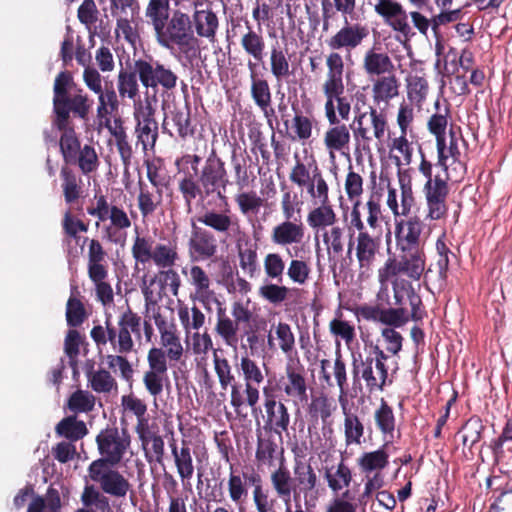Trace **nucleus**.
Instances as JSON below:
<instances>
[{
    "instance_id": "20e7f679",
    "label": "nucleus",
    "mask_w": 512,
    "mask_h": 512,
    "mask_svg": "<svg viewBox=\"0 0 512 512\" xmlns=\"http://www.w3.org/2000/svg\"><path fill=\"white\" fill-rule=\"evenodd\" d=\"M359 204L351 210L350 225L358 231L355 254L360 269L369 270L380 252L382 230L371 231L359 215Z\"/></svg>"
},
{
    "instance_id": "603ef678",
    "label": "nucleus",
    "mask_w": 512,
    "mask_h": 512,
    "mask_svg": "<svg viewBox=\"0 0 512 512\" xmlns=\"http://www.w3.org/2000/svg\"><path fill=\"white\" fill-rule=\"evenodd\" d=\"M388 464L389 454L383 448L371 452H365L358 459V465L364 473H371L373 471H375V473H381Z\"/></svg>"
},
{
    "instance_id": "f257e3e1",
    "label": "nucleus",
    "mask_w": 512,
    "mask_h": 512,
    "mask_svg": "<svg viewBox=\"0 0 512 512\" xmlns=\"http://www.w3.org/2000/svg\"><path fill=\"white\" fill-rule=\"evenodd\" d=\"M202 161L198 154H184L175 161V166L182 177L178 180V191L181 193L187 211L192 210V203L197 198L216 196L227 205L226 189L229 185L225 162L213 150Z\"/></svg>"
},
{
    "instance_id": "c9c22d12",
    "label": "nucleus",
    "mask_w": 512,
    "mask_h": 512,
    "mask_svg": "<svg viewBox=\"0 0 512 512\" xmlns=\"http://www.w3.org/2000/svg\"><path fill=\"white\" fill-rule=\"evenodd\" d=\"M110 225L104 227V236L111 242L118 244L124 240L121 236V230H127L131 227V220L126 211L117 205H112V209L108 214Z\"/></svg>"
},
{
    "instance_id": "4be33fe9",
    "label": "nucleus",
    "mask_w": 512,
    "mask_h": 512,
    "mask_svg": "<svg viewBox=\"0 0 512 512\" xmlns=\"http://www.w3.org/2000/svg\"><path fill=\"white\" fill-rule=\"evenodd\" d=\"M266 419L264 430L267 433H275L282 438V433L288 430L290 424V414L288 408L281 401H276L274 397L266 398L264 403Z\"/></svg>"
},
{
    "instance_id": "c756f323",
    "label": "nucleus",
    "mask_w": 512,
    "mask_h": 512,
    "mask_svg": "<svg viewBox=\"0 0 512 512\" xmlns=\"http://www.w3.org/2000/svg\"><path fill=\"white\" fill-rule=\"evenodd\" d=\"M239 326L240 325L226 313V309L222 307V304L218 302L214 331L227 346L236 348L239 342Z\"/></svg>"
},
{
    "instance_id": "c03bdc74",
    "label": "nucleus",
    "mask_w": 512,
    "mask_h": 512,
    "mask_svg": "<svg viewBox=\"0 0 512 512\" xmlns=\"http://www.w3.org/2000/svg\"><path fill=\"white\" fill-rule=\"evenodd\" d=\"M326 67V79L322 88L345 90L343 81L344 61L337 51H332L326 56Z\"/></svg>"
},
{
    "instance_id": "2eb2a0df",
    "label": "nucleus",
    "mask_w": 512,
    "mask_h": 512,
    "mask_svg": "<svg viewBox=\"0 0 512 512\" xmlns=\"http://www.w3.org/2000/svg\"><path fill=\"white\" fill-rule=\"evenodd\" d=\"M369 33L367 25L344 20L343 26L326 40V44L332 51L351 52L368 38Z\"/></svg>"
},
{
    "instance_id": "2f4dec72",
    "label": "nucleus",
    "mask_w": 512,
    "mask_h": 512,
    "mask_svg": "<svg viewBox=\"0 0 512 512\" xmlns=\"http://www.w3.org/2000/svg\"><path fill=\"white\" fill-rule=\"evenodd\" d=\"M250 79V96L256 106L272 102V92L267 79L257 72V63L251 59L247 62Z\"/></svg>"
},
{
    "instance_id": "49530a36",
    "label": "nucleus",
    "mask_w": 512,
    "mask_h": 512,
    "mask_svg": "<svg viewBox=\"0 0 512 512\" xmlns=\"http://www.w3.org/2000/svg\"><path fill=\"white\" fill-rule=\"evenodd\" d=\"M86 377L89 386L96 393L109 394L118 388L116 379L108 370L104 368L94 370L93 364L86 369Z\"/></svg>"
},
{
    "instance_id": "79ce46f5",
    "label": "nucleus",
    "mask_w": 512,
    "mask_h": 512,
    "mask_svg": "<svg viewBox=\"0 0 512 512\" xmlns=\"http://www.w3.org/2000/svg\"><path fill=\"white\" fill-rule=\"evenodd\" d=\"M139 70H137V59L129 69L122 68L117 77V87L122 99L134 100L139 95Z\"/></svg>"
},
{
    "instance_id": "0eeeda50",
    "label": "nucleus",
    "mask_w": 512,
    "mask_h": 512,
    "mask_svg": "<svg viewBox=\"0 0 512 512\" xmlns=\"http://www.w3.org/2000/svg\"><path fill=\"white\" fill-rule=\"evenodd\" d=\"M93 104V99L82 88L74 89L72 93L53 106V127L64 128L68 124H74L73 118L87 121Z\"/></svg>"
},
{
    "instance_id": "052dcab7",
    "label": "nucleus",
    "mask_w": 512,
    "mask_h": 512,
    "mask_svg": "<svg viewBox=\"0 0 512 512\" xmlns=\"http://www.w3.org/2000/svg\"><path fill=\"white\" fill-rule=\"evenodd\" d=\"M317 120L313 116H307L302 111H297L292 119L293 138L305 142L312 136L313 127Z\"/></svg>"
},
{
    "instance_id": "3c124183",
    "label": "nucleus",
    "mask_w": 512,
    "mask_h": 512,
    "mask_svg": "<svg viewBox=\"0 0 512 512\" xmlns=\"http://www.w3.org/2000/svg\"><path fill=\"white\" fill-rule=\"evenodd\" d=\"M293 471L300 491L305 495L316 488L318 477L311 464L296 460Z\"/></svg>"
},
{
    "instance_id": "412c9836",
    "label": "nucleus",
    "mask_w": 512,
    "mask_h": 512,
    "mask_svg": "<svg viewBox=\"0 0 512 512\" xmlns=\"http://www.w3.org/2000/svg\"><path fill=\"white\" fill-rule=\"evenodd\" d=\"M198 221L218 235H225L228 237L241 233L239 220L237 217L231 215L230 210H206L198 217Z\"/></svg>"
},
{
    "instance_id": "b1692460",
    "label": "nucleus",
    "mask_w": 512,
    "mask_h": 512,
    "mask_svg": "<svg viewBox=\"0 0 512 512\" xmlns=\"http://www.w3.org/2000/svg\"><path fill=\"white\" fill-rule=\"evenodd\" d=\"M362 69L370 78H376L394 72L395 67L387 52L381 47L373 46L365 51L362 58Z\"/></svg>"
},
{
    "instance_id": "39448f33",
    "label": "nucleus",
    "mask_w": 512,
    "mask_h": 512,
    "mask_svg": "<svg viewBox=\"0 0 512 512\" xmlns=\"http://www.w3.org/2000/svg\"><path fill=\"white\" fill-rule=\"evenodd\" d=\"M95 442L101 458L90 464L118 465L131 445V436L127 429L119 430L116 426H107L96 436Z\"/></svg>"
},
{
    "instance_id": "9b49d317",
    "label": "nucleus",
    "mask_w": 512,
    "mask_h": 512,
    "mask_svg": "<svg viewBox=\"0 0 512 512\" xmlns=\"http://www.w3.org/2000/svg\"><path fill=\"white\" fill-rule=\"evenodd\" d=\"M289 180L300 188H306L308 195L320 196L322 191L329 188L328 183L315 160L305 164L296 156V163L292 167Z\"/></svg>"
},
{
    "instance_id": "f03ea898",
    "label": "nucleus",
    "mask_w": 512,
    "mask_h": 512,
    "mask_svg": "<svg viewBox=\"0 0 512 512\" xmlns=\"http://www.w3.org/2000/svg\"><path fill=\"white\" fill-rule=\"evenodd\" d=\"M158 45L173 51L177 48L179 55L192 64L201 53V41L190 27V15L180 8L153 29Z\"/></svg>"
},
{
    "instance_id": "de8ad7c7",
    "label": "nucleus",
    "mask_w": 512,
    "mask_h": 512,
    "mask_svg": "<svg viewBox=\"0 0 512 512\" xmlns=\"http://www.w3.org/2000/svg\"><path fill=\"white\" fill-rule=\"evenodd\" d=\"M324 478L328 487L338 493L343 488L350 486L352 482V471L350 467L341 460L336 466L325 468Z\"/></svg>"
},
{
    "instance_id": "6e6552de",
    "label": "nucleus",
    "mask_w": 512,
    "mask_h": 512,
    "mask_svg": "<svg viewBox=\"0 0 512 512\" xmlns=\"http://www.w3.org/2000/svg\"><path fill=\"white\" fill-rule=\"evenodd\" d=\"M139 81L146 89L157 90L161 87L165 91L173 90L179 80L177 73L170 65L164 64L153 57L137 59Z\"/></svg>"
},
{
    "instance_id": "1a4fd4ad",
    "label": "nucleus",
    "mask_w": 512,
    "mask_h": 512,
    "mask_svg": "<svg viewBox=\"0 0 512 512\" xmlns=\"http://www.w3.org/2000/svg\"><path fill=\"white\" fill-rule=\"evenodd\" d=\"M262 476L253 467H235L230 464L227 477V493L229 500L238 508L239 512H244V506L249 497V490L255 489L258 482H261Z\"/></svg>"
},
{
    "instance_id": "a18cd8bd",
    "label": "nucleus",
    "mask_w": 512,
    "mask_h": 512,
    "mask_svg": "<svg viewBox=\"0 0 512 512\" xmlns=\"http://www.w3.org/2000/svg\"><path fill=\"white\" fill-rule=\"evenodd\" d=\"M55 433L73 443L84 438L88 434V428L76 415H69L57 423Z\"/></svg>"
},
{
    "instance_id": "f704fd0d",
    "label": "nucleus",
    "mask_w": 512,
    "mask_h": 512,
    "mask_svg": "<svg viewBox=\"0 0 512 512\" xmlns=\"http://www.w3.org/2000/svg\"><path fill=\"white\" fill-rule=\"evenodd\" d=\"M270 482L276 496L281 499L284 504L290 503L294 489V481L289 469L285 465L284 459L280 461L278 468L272 471Z\"/></svg>"
},
{
    "instance_id": "4468645a",
    "label": "nucleus",
    "mask_w": 512,
    "mask_h": 512,
    "mask_svg": "<svg viewBox=\"0 0 512 512\" xmlns=\"http://www.w3.org/2000/svg\"><path fill=\"white\" fill-rule=\"evenodd\" d=\"M434 113L427 121V129L436 139V148L439 163L445 164L446 155V131L451 121V105L446 100L443 103L437 99L434 103Z\"/></svg>"
},
{
    "instance_id": "680f3d73",
    "label": "nucleus",
    "mask_w": 512,
    "mask_h": 512,
    "mask_svg": "<svg viewBox=\"0 0 512 512\" xmlns=\"http://www.w3.org/2000/svg\"><path fill=\"white\" fill-rule=\"evenodd\" d=\"M344 434L347 446L360 445L364 435V425L356 414L345 413Z\"/></svg>"
},
{
    "instance_id": "e2e57ef3",
    "label": "nucleus",
    "mask_w": 512,
    "mask_h": 512,
    "mask_svg": "<svg viewBox=\"0 0 512 512\" xmlns=\"http://www.w3.org/2000/svg\"><path fill=\"white\" fill-rule=\"evenodd\" d=\"M179 259L176 246L158 243L154 247L153 262L158 268L165 269L173 267Z\"/></svg>"
},
{
    "instance_id": "6ab92c4d",
    "label": "nucleus",
    "mask_w": 512,
    "mask_h": 512,
    "mask_svg": "<svg viewBox=\"0 0 512 512\" xmlns=\"http://www.w3.org/2000/svg\"><path fill=\"white\" fill-rule=\"evenodd\" d=\"M423 229L424 223L418 216L400 220L395 219L396 248H424Z\"/></svg>"
},
{
    "instance_id": "473e14b6",
    "label": "nucleus",
    "mask_w": 512,
    "mask_h": 512,
    "mask_svg": "<svg viewBox=\"0 0 512 512\" xmlns=\"http://www.w3.org/2000/svg\"><path fill=\"white\" fill-rule=\"evenodd\" d=\"M400 81L392 72L376 77L372 85V99L375 104L384 102L388 104L392 99L399 95Z\"/></svg>"
},
{
    "instance_id": "e433bc0d",
    "label": "nucleus",
    "mask_w": 512,
    "mask_h": 512,
    "mask_svg": "<svg viewBox=\"0 0 512 512\" xmlns=\"http://www.w3.org/2000/svg\"><path fill=\"white\" fill-rule=\"evenodd\" d=\"M61 132L59 139L60 152L65 164H76L78 153L81 149L79 137L75 131L74 124L56 128Z\"/></svg>"
},
{
    "instance_id": "ea45409f",
    "label": "nucleus",
    "mask_w": 512,
    "mask_h": 512,
    "mask_svg": "<svg viewBox=\"0 0 512 512\" xmlns=\"http://www.w3.org/2000/svg\"><path fill=\"white\" fill-rule=\"evenodd\" d=\"M88 241L87 273L88 275L108 272V253L102 243L96 239L85 238Z\"/></svg>"
},
{
    "instance_id": "7ed1b4c3",
    "label": "nucleus",
    "mask_w": 512,
    "mask_h": 512,
    "mask_svg": "<svg viewBox=\"0 0 512 512\" xmlns=\"http://www.w3.org/2000/svg\"><path fill=\"white\" fill-rule=\"evenodd\" d=\"M357 151L371 154L372 143L382 145L388 132V118L383 110L369 106L366 111L358 113L351 124Z\"/></svg>"
},
{
    "instance_id": "f8f14e48",
    "label": "nucleus",
    "mask_w": 512,
    "mask_h": 512,
    "mask_svg": "<svg viewBox=\"0 0 512 512\" xmlns=\"http://www.w3.org/2000/svg\"><path fill=\"white\" fill-rule=\"evenodd\" d=\"M352 378L353 384L360 387L363 380L369 393L382 392L387 384L388 370L375 369V364H372V355L363 358L359 354L357 357L353 356Z\"/></svg>"
},
{
    "instance_id": "37998d69",
    "label": "nucleus",
    "mask_w": 512,
    "mask_h": 512,
    "mask_svg": "<svg viewBox=\"0 0 512 512\" xmlns=\"http://www.w3.org/2000/svg\"><path fill=\"white\" fill-rule=\"evenodd\" d=\"M381 17L394 32L400 34L405 40H410L415 36L416 33L408 22L409 14H407L402 4L386 12Z\"/></svg>"
},
{
    "instance_id": "774afa93",
    "label": "nucleus",
    "mask_w": 512,
    "mask_h": 512,
    "mask_svg": "<svg viewBox=\"0 0 512 512\" xmlns=\"http://www.w3.org/2000/svg\"><path fill=\"white\" fill-rule=\"evenodd\" d=\"M109 271L108 272H102L97 274H91L88 275L89 279L94 283L95 285V292L97 299L103 304L108 305L113 302L114 300V293L112 286L110 283L106 281L108 278Z\"/></svg>"
},
{
    "instance_id": "6e6d98bb",
    "label": "nucleus",
    "mask_w": 512,
    "mask_h": 512,
    "mask_svg": "<svg viewBox=\"0 0 512 512\" xmlns=\"http://www.w3.org/2000/svg\"><path fill=\"white\" fill-rule=\"evenodd\" d=\"M270 72L277 81H282L291 75L287 53L280 47H272L269 56Z\"/></svg>"
},
{
    "instance_id": "13d9d810",
    "label": "nucleus",
    "mask_w": 512,
    "mask_h": 512,
    "mask_svg": "<svg viewBox=\"0 0 512 512\" xmlns=\"http://www.w3.org/2000/svg\"><path fill=\"white\" fill-rule=\"evenodd\" d=\"M95 396L87 391L78 389L73 392L67 400V408L73 412L74 415L78 413H89L95 407Z\"/></svg>"
},
{
    "instance_id": "f3484780",
    "label": "nucleus",
    "mask_w": 512,
    "mask_h": 512,
    "mask_svg": "<svg viewBox=\"0 0 512 512\" xmlns=\"http://www.w3.org/2000/svg\"><path fill=\"white\" fill-rule=\"evenodd\" d=\"M134 117L136 120L135 134L137 144H141L144 151L153 149L158 139V123L155 119V109L148 103L136 109Z\"/></svg>"
},
{
    "instance_id": "72a5a7b5",
    "label": "nucleus",
    "mask_w": 512,
    "mask_h": 512,
    "mask_svg": "<svg viewBox=\"0 0 512 512\" xmlns=\"http://www.w3.org/2000/svg\"><path fill=\"white\" fill-rule=\"evenodd\" d=\"M259 398L260 392L255 384L245 382L244 390H242V385L238 383L231 386L230 404L237 415L242 414L245 405L254 409Z\"/></svg>"
},
{
    "instance_id": "4c0bfd02",
    "label": "nucleus",
    "mask_w": 512,
    "mask_h": 512,
    "mask_svg": "<svg viewBox=\"0 0 512 512\" xmlns=\"http://www.w3.org/2000/svg\"><path fill=\"white\" fill-rule=\"evenodd\" d=\"M359 204V215L363 220V216L368 224V229L371 231L381 230L380 219L382 216L381 212V194L373 192L370 194L368 201L363 204L360 199L353 202L352 209Z\"/></svg>"
},
{
    "instance_id": "7c9ffc66",
    "label": "nucleus",
    "mask_w": 512,
    "mask_h": 512,
    "mask_svg": "<svg viewBox=\"0 0 512 512\" xmlns=\"http://www.w3.org/2000/svg\"><path fill=\"white\" fill-rule=\"evenodd\" d=\"M305 235L304 225L299 222L286 220L272 229L271 240L279 246H287L300 243Z\"/></svg>"
},
{
    "instance_id": "a211bd4d",
    "label": "nucleus",
    "mask_w": 512,
    "mask_h": 512,
    "mask_svg": "<svg viewBox=\"0 0 512 512\" xmlns=\"http://www.w3.org/2000/svg\"><path fill=\"white\" fill-rule=\"evenodd\" d=\"M187 248L192 261H206L216 257L218 242L212 231L193 224Z\"/></svg>"
},
{
    "instance_id": "c85d7f7f",
    "label": "nucleus",
    "mask_w": 512,
    "mask_h": 512,
    "mask_svg": "<svg viewBox=\"0 0 512 512\" xmlns=\"http://www.w3.org/2000/svg\"><path fill=\"white\" fill-rule=\"evenodd\" d=\"M61 188L66 204H74L84 194L82 177L69 166H62L60 170Z\"/></svg>"
},
{
    "instance_id": "4d7b16f0",
    "label": "nucleus",
    "mask_w": 512,
    "mask_h": 512,
    "mask_svg": "<svg viewBox=\"0 0 512 512\" xmlns=\"http://www.w3.org/2000/svg\"><path fill=\"white\" fill-rule=\"evenodd\" d=\"M484 430L485 426L480 417H470L459 431L462 434V444L471 450L481 440Z\"/></svg>"
},
{
    "instance_id": "09e8293b",
    "label": "nucleus",
    "mask_w": 512,
    "mask_h": 512,
    "mask_svg": "<svg viewBox=\"0 0 512 512\" xmlns=\"http://www.w3.org/2000/svg\"><path fill=\"white\" fill-rule=\"evenodd\" d=\"M324 135V144L330 151L342 152L344 149H348L350 143V131L345 124L331 125Z\"/></svg>"
},
{
    "instance_id": "bf43d9fd",
    "label": "nucleus",
    "mask_w": 512,
    "mask_h": 512,
    "mask_svg": "<svg viewBox=\"0 0 512 512\" xmlns=\"http://www.w3.org/2000/svg\"><path fill=\"white\" fill-rule=\"evenodd\" d=\"M170 2L171 0H148L145 7V17L148 24L154 29L164 20H166L170 14Z\"/></svg>"
},
{
    "instance_id": "5fc2aeb1",
    "label": "nucleus",
    "mask_w": 512,
    "mask_h": 512,
    "mask_svg": "<svg viewBox=\"0 0 512 512\" xmlns=\"http://www.w3.org/2000/svg\"><path fill=\"white\" fill-rule=\"evenodd\" d=\"M154 240L150 236H140L137 234L134 238L131 247L132 257L136 266L142 264L143 266L151 262L154 252Z\"/></svg>"
},
{
    "instance_id": "cd10ccee",
    "label": "nucleus",
    "mask_w": 512,
    "mask_h": 512,
    "mask_svg": "<svg viewBox=\"0 0 512 512\" xmlns=\"http://www.w3.org/2000/svg\"><path fill=\"white\" fill-rule=\"evenodd\" d=\"M138 187L137 205L142 218L146 219L162 206L163 192L161 188L150 187L142 180H139Z\"/></svg>"
},
{
    "instance_id": "423d86ee",
    "label": "nucleus",
    "mask_w": 512,
    "mask_h": 512,
    "mask_svg": "<svg viewBox=\"0 0 512 512\" xmlns=\"http://www.w3.org/2000/svg\"><path fill=\"white\" fill-rule=\"evenodd\" d=\"M397 254L388 257L383 273L387 276H406L412 281L420 280L426 268V254L424 248H396Z\"/></svg>"
},
{
    "instance_id": "338daca9",
    "label": "nucleus",
    "mask_w": 512,
    "mask_h": 512,
    "mask_svg": "<svg viewBox=\"0 0 512 512\" xmlns=\"http://www.w3.org/2000/svg\"><path fill=\"white\" fill-rule=\"evenodd\" d=\"M77 89L73 76L69 71L60 72L53 85V106Z\"/></svg>"
},
{
    "instance_id": "aec40b11",
    "label": "nucleus",
    "mask_w": 512,
    "mask_h": 512,
    "mask_svg": "<svg viewBox=\"0 0 512 512\" xmlns=\"http://www.w3.org/2000/svg\"><path fill=\"white\" fill-rule=\"evenodd\" d=\"M193 9V13L190 15L191 30L199 40L206 39L210 43H214L217 40V32L220 27L217 13L210 7Z\"/></svg>"
},
{
    "instance_id": "69168bd1",
    "label": "nucleus",
    "mask_w": 512,
    "mask_h": 512,
    "mask_svg": "<svg viewBox=\"0 0 512 512\" xmlns=\"http://www.w3.org/2000/svg\"><path fill=\"white\" fill-rule=\"evenodd\" d=\"M171 120L176 127L177 134L180 138L185 139L187 136L194 134V127L190 118V106L185 105L183 109L175 108L171 112Z\"/></svg>"
},
{
    "instance_id": "dca6fc26",
    "label": "nucleus",
    "mask_w": 512,
    "mask_h": 512,
    "mask_svg": "<svg viewBox=\"0 0 512 512\" xmlns=\"http://www.w3.org/2000/svg\"><path fill=\"white\" fill-rule=\"evenodd\" d=\"M423 192L428 207L427 218L430 220L444 218L448 211L446 200L449 187L447 182L439 175H436L433 181H426Z\"/></svg>"
},
{
    "instance_id": "8fccbe9b",
    "label": "nucleus",
    "mask_w": 512,
    "mask_h": 512,
    "mask_svg": "<svg viewBox=\"0 0 512 512\" xmlns=\"http://www.w3.org/2000/svg\"><path fill=\"white\" fill-rule=\"evenodd\" d=\"M406 82L407 99L411 104L421 109L429 93V83L427 79L415 74L407 76Z\"/></svg>"
},
{
    "instance_id": "a878e982",
    "label": "nucleus",
    "mask_w": 512,
    "mask_h": 512,
    "mask_svg": "<svg viewBox=\"0 0 512 512\" xmlns=\"http://www.w3.org/2000/svg\"><path fill=\"white\" fill-rule=\"evenodd\" d=\"M244 239H239L236 244L239 266L249 278H255L260 273L258 261V245L252 242L245 233Z\"/></svg>"
},
{
    "instance_id": "0e129e2a",
    "label": "nucleus",
    "mask_w": 512,
    "mask_h": 512,
    "mask_svg": "<svg viewBox=\"0 0 512 512\" xmlns=\"http://www.w3.org/2000/svg\"><path fill=\"white\" fill-rule=\"evenodd\" d=\"M377 428L384 435H392L395 430L393 409L382 399L379 408L374 413Z\"/></svg>"
},
{
    "instance_id": "a19ab883",
    "label": "nucleus",
    "mask_w": 512,
    "mask_h": 512,
    "mask_svg": "<svg viewBox=\"0 0 512 512\" xmlns=\"http://www.w3.org/2000/svg\"><path fill=\"white\" fill-rule=\"evenodd\" d=\"M171 454L177 469V473L183 483L189 481L194 474V464L190 447L184 441L181 448L178 447L175 440L170 443Z\"/></svg>"
},
{
    "instance_id": "864d4df0",
    "label": "nucleus",
    "mask_w": 512,
    "mask_h": 512,
    "mask_svg": "<svg viewBox=\"0 0 512 512\" xmlns=\"http://www.w3.org/2000/svg\"><path fill=\"white\" fill-rule=\"evenodd\" d=\"M278 445L275 442L271 433L263 435L258 431L257 433V447L255 452V459L258 464L272 465Z\"/></svg>"
},
{
    "instance_id": "ddd939ff",
    "label": "nucleus",
    "mask_w": 512,
    "mask_h": 512,
    "mask_svg": "<svg viewBox=\"0 0 512 512\" xmlns=\"http://www.w3.org/2000/svg\"><path fill=\"white\" fill-rule=\"evenodd\" d=\"M110 465L90 464L88 467L89 477L92 481L100 484L103 492L111 496L125 497L131 488L129 481Z\"/></svg>"
},
{
    "instance_id": "9d476101",
    "label": "nucleus",
    "mask_w": 512,
    "mask_h": 512,
    "mask_svg": "<svg viewBox=\"0 0 512 512\" xmlns=\"http://www.w3.org/2000/svg\"><path fill=\"white\" fill-rule=\"evenodd\" d=\"M278 387L295 404L307 403L309 381L307 370L299 359L290 360L286 363L284 374L279 379Z\"/></svg>"
},
{
    "instance_id": "58836bf2",
    "label": "nucleus",
    "mask_w": 512,
    "mask_h": 512,
    "mask_svg": "<svg viewBox=\"0 0 512 512\" xmlns=\"http://www.w3.org/2000/svg\"><path fill=\"white\" fill-rule=\"evenodd\" d=\"M190 284L195 290V299L203 305L208 304L214 297L215 293L210 288L211 279L207 272L198 265H192L190 268Z\"/></svg>"
},
{
    "instance_id": "5701e85b",
    "label": "nucleus",
    "mask_w": 512,
    "mask_h": 512,
    "mask_svg": "<svg viewBox=\"0 0 512 512\" xmlns=\"http://www.w3.org/2000/svg\"><path fill=\"white\" fill-rule=\"evenodd\" d=\"M118 326V352L121 354L130 353L134 348L131 333L138 339L141 338V317L128 308L127 311L122 313L119 317Z\"/></svg>"
},
{
    "instance_id": "bb28decb",
    "label": "nucleus",
    "mask_w": 512,
    "mask_h": 512,
    "mask_svg": "<svg viewBox=\"0 0 512 512\" xmlns=\"http://www.w3.org/2000/svg\"><path fill=\"white\" fill-rule=\"evenodd\" d=\"M240 45L244 52L252 57V62H256L257 66L266 55V42L261 27L255 30L249 22H246V31L242 34Z\"/></svg>"
},
{
    "instance_id": "393cba45",
    "label": "nucleus",
    "mask_w": 512,
    "mask_h": 512,
    "mask_svg": "<svg viewBox=\"0 0 512 512\" xmlns=\"http://www.w3.org/2000/svg\"><path fill=\"white\" fill-rule=\"evenodd\" d=\"M315 203H319L318 207L312 209L307 215V223L313 229L325 228L333 226L337 220L336 213L330 204L329 188L320 193L311 196Z\"/></svg>"
}]
</instances>
